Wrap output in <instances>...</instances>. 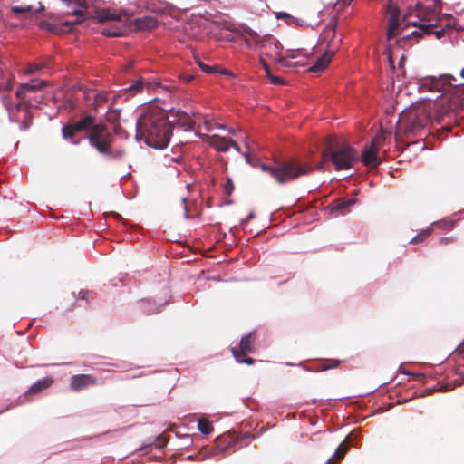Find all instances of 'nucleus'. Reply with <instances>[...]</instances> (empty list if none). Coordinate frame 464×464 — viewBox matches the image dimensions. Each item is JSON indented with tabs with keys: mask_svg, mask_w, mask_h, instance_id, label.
Returning a JSON list of instances; mask_svg holds the SVG:
<instances>
[{
	"mask_svg": "<svg viewBox=\"0 0 464 464\" xmlns=\"http://www.w3.org/2000/svg\"><path fill=\"white\" fill-rule=\"evenodd\" d=\"M136 137L155 149H163L169 142L172 130L167 113L160 109H151L141 115L136 124Z\"/></svg>",
	"mask_w": 464,
	"mask_h": 464,
	"instance_id": "nucleus-1",
	"label": "nucleus"
},
{
	"mask_svg": "<svg viewBox=\"0 0 464 464\" xmlns=\"http://www.w3.org/2000/svg\"><path fill=\"white\" fill-rule=\"evenodd\" d=\"M90 146L102 156L113 160H122L126 157L124 148H114V135L103 123L93 126L85 135Z\"/></svg>",
	"mask_w": 464,
	"mask_h": 464,
	"instance_id": "nucleus-2",
	"label": "nucleus"
},
{
	"mask_svg": "<svg viewBox=\"0 0 464 464\" xmlns=\"http://www.w3.org/2000/svg\"><path fill=\"white\" fill-rule=\"evenodd\" d=\"M357 160L358 153L353 148L347 143H340L333 138H328L317 168L322 169L326 162L331 161L336 170L349 169Z\"/></svg>",
	"mask_w": 464,
	"mask_h": 464,
	"instance_id": "nucleus-3",
	"label": "nucleus"
},
{
	"mask_svg": "<svg viewBox=\"0 0 464 464\" xmlns=\"http://www.w3.org/2000/svg\"><path fill=\"white\" fill-rule=\"evenodd\" d=\"M260 169L268 173L280 185L291 182L301 176H305L314 169L309 164L302 163L296 159L276 161L273 165L261 164Z\"/></svg>",
	"mask_w": 464,
	"mask_h": 464,
	"instance_id": "nucleus-4",
	"label": "nucleus"
},
{
	"mask_svg": "<svg viewBox=\"0 0 464 464\" xmlns=\"http://www.w3.org/2000/svg\"><path fill=\"white\" fill-rule=\"evenodd\" d=\"M93 19L104 25L100 31L105 36L120 37L124 35L127 31L128 15L123 11L114 9L97 10Z\"/></svg>",
	"mask_w": 464,
	"mask_h": 464,
	"instance_id": "nucleus-5",
	"label": "nucleus"
},
{
	"mask_svg": "<svg viewBox=\"0 0 464 464\" xmlns=\"http://www.w3.org/2000/svg\"><path fill=\"white\" fill-rule=\"evenodd\" d=\"M256 342V334L252 332L241 338L238 347L231 348V353L238 363H246L247 365H252L255 363V359L246 357V354L255 353Z\"/></svg>",
	"mask_w": 464,
	"mask_h": 464,
	"instance_id": "nucleus-6",
	"label": "nucleus"
},
{
	"mask_svg": "<svg viewBox=\"0 0 464 464\" xmlns=\"http://www.w3.org/2000/svg\"><path fill=\"white\" fill-rule=\"evenodd\" d=\"M262 43L258 50L260 57L264 58L266 56L278 62L280 64L287 65L285 59L281 57L279 42L276 38L266 35V38H265Z\"/></svg>",
	"mask_w": 464,
	"mask_h": 464,
	"instance_id": "nucleus-7",
	"label": "nucleus"
},
{
	"mask_svg": "<svg viewBox=\"0 0 464 464\" xmlns=\"http://www.w3.org/2000/svg\"><path fill=\"white\" fill-rule=\"evenodd\" d=\"M387 14L389 15L387 39L390 41L397 35L401 34L404 31L405 27L408 26V24L401 28V24L399 23L400 9L393 5L392 0H389L387 5Z\"/></svg>",
	"mask_w": 464,
	"mask_h": 464,
	"instance_id": "nucleus-8",
	"label": "nucleus"
},
{
	"mask_svg": "<svg viewBox=\"0 0 464 464\" xmlns=\"http://www.w3.org/2000/svg\"><path fill=\"white\" fill-rule=\"evenodd\" d=\"M429 118L424 111H411L407 114L405 131L417 135L426 127Z\"/></svg>",
	"mask_w": 464,
	"mask_h": 464,
	"instance_id": "nucleus-9",
	"label": "nucleus"
},
{
	"mask_svg": "<svg viewBox=\"0 0 464 464\" xmlns=\"http://www.w3.org/2000/svg\"><path fill=\"white\" fill-rule=\"evenodd\" d=\"M452 81L456 79L450 74L440 75V77H430L425 80L423 87H427L430 91L447 93L451 88H454Z\"/></svg>",
	"mask_w": 464,
	"mask_h": 464,
	"instance_id": "nucleus-10",
	"label": "nucleus"
},
{
	"mask_svg": "<svg viewBox=\"0 0 464 464\" xmlns=\"http://www.w3.org/2000/svg\"><path fill=\"white\" fill-rule=\"evenodd\" d=\"M408 24H411L419 28V31H413L411 36L415 38L422 37L423 35H434L436 39H441L446 33L444 28L437 29L435 24H419L417 21L409 22Z\"/></svg>",
	"mask_w": 464,
	"mask_h": 464,
	"instance_id": "nucleus-11",
	"label": "nucleus"
},
{
	"mask_svg": "<svg viewBox=\"0 0 464 464\" xmlns=\"http://www.w3.org/2000/svg\"><path fill=\"white\" fill-rule=\"evenodd\" d=\"M168 120H169L170 125L177 124L184 127L185 129H192L196 124V114L191 117L188 112L183 111L181 110H171L169 114L168 115Z\"/></svg>",
	"mask_w": 464,
	"mask_h": 464,
	"instance_id": "nucleus-12",
	"label": "nucleus"
},
{
	"mask_svg": "<svg viewBox=\"0 0 464 464\" xmlns=\"http://www.w3.org/2000/svg\"><path fill=\"white\" fill-rule=\"evenodd\" d=\"M98 384V379L92 374H76L70 378L69 387L73 392H81Z\"/></svg>",
	"mask_w": 464,
	"mask_h": 464,
	"instance_id": "nucleus-13",
	"label": "nucleus"
},
{
	"mask_svg": "<svg viewBox=\"0 0 464 464\" xmlns=\"http://www.w3.org/2000/svg\"><path fill=\"white\" fill-rule=\"evenodd\" d=\"M208 143L220 152H227L229 147L234 148L237 151L240 150L238 144L235 140L218 135L208 137Z\"/></svg>",
	"mask_w": 464,
	"mask_h": 464,
	"instance_id": "nucleus-14",
	"label": "nucleus"
},
{
	"mask_svg": "<svg viewBox=\"0 0 464 464\" xmlns=\"http://www.w3.org/2000/svg\"><path fill=\"white\" fill-rule=\"evenodd\" d=\"M432 105L438 119L442 118L458 108L457 102L455 101H451L449 97H443Z\"/></svg>",
	"mask_w": 464,
	"mask_h": 464,
	"instance_id": "nucleus-15",
	"label": "nucleus"
},
{
	"mask_svg": "<svg viewBox=\"0 0 464 464\" xmlns=\"http://www.w3.org/2000/svg\"><path fill=\"white\" fill-rule=\"evenodd\" d=\"M378 150V147L371 143L365 147L362 154V161L365 166L376 168L381 163V160L377 156Z\"/></svg>",
	"mask_w": 464,
	"mask_h": 464,
	"instance_id": "nucleus-16",
	"label": "nucleus"
},
{
	"mask_svg": "<svg viewBox=\"0 0 464 464\" xmlns=\"http://www.w3.org/2000/svg\"><path fill=\"white\" fill-rule=\"evenodd\" d=\"M416 12L420 21L431 22L437 14V9L435 5L428 6L419 4L416 6Z\"/></svg>",
	"mask_w": 464,
	"mask_h": 464,
	"instance_id": "nucleus-17",
	"label": "nucleus"
},
{
	"mask_svg": "<svg viewBox=\"0 0 464 464\" xmlns=\"http://www.w3.org/2000/svg\"><path fill=\"white\" fill-rule=\"evenodd\" d=\"M351 438L350 435L339 445L333 457L328 459L326 464H339L344 458L346 452L350 449Z\"/></svg>",
	"mask_w": 464,
	"mask_h": 464,
	"instance_id": "nucleus-18",
	"label": "nucleus"
},
{
	"mask_svg": "<svg viewBox=\"0 0 464 464\" xmlns=\"http://www.w3.org/2000/svg\"><path fill=\"white\" fill-rule=\"evenodd\" d=\"M244 38L246 44L249 48L259 50L261 44H263L262 42L265 38H266V35L261 37L255 31L248 29L245 31Z\"/></svg>",
	"mask_w": 464,
	"mask_h": 464,
	"instance_id": "nucleus-19",
	"label": "nucleus"
},
{
	"mask_svg": "<svg viewBox=\"0 0 464 464\" xmlns=\"http://www.w3.org/2000/svg\"><path fill=\"white\" fill-rule=\"evenodd\" d=\"M44 86V82H38L37 80H33L31 82L22 84L16 91V97L20 100H24L28 92H34L35 90L41 89Z\"/></svg>",
	"mask_w": 464,
	"mask_h": 464,
	"instance_id": "nucleus-20",
	"label": "nucleus"
},
{
	"mask_svg": "<svg viewBox=\"0 0 464 464\" xmlns=\"http://www.w3.org/2000/svg\"><path fill=\"white\" fill-rule=\"evenodd\" d=\"M355 203L353 198H338L333 201L330 206L332 212H338L339 214H344L349 211V208Z\"/></svg>",
	"mask_w": 464,
	"mask_h": 464,
	"instance_id": "nucleus-21",
	"label": "nucleus"
},
{
	"mask_svg": "<svg viewBox=\"0 0 464 464\" xmlns=\"http://www.w3.org/2000/svg\"><path fill=\"white\" fill-rule=\"evenodd\" d=\"M334 54V50H327L325 53L315 62L314 65L310 68L312 72H320L324 70L331 62Z\"/></svg>",
	"mask_w": 464,
	"mask_h": 464,
	"instance_id": "nucleus-22",
	"label": "nucleus"
},
{
	"mask_svg": "<svg viewBox=\"0 0 464 464\" xmlns=\"http://www.w3.org/2000/svg\"><path fill=\"white\" fill-rule=\"evenodd\" d=\"M96 119L92 115H85L84 117L81 118L79 121L72 122V124L76 127V129L79 131L85 130L86 133L90 131L93 128V126L97 125L98 123H95Z\"/></svg>",
	"mask_w": 464,
	"mask_h": 464,
	"instance_id": "nucleus-23",
	"label": "nucleus"
},
{
	"mask_svg": "<svg viewBox=\"0 0 464 464\" xmlns=\"http://www.w3.org/2000/svg\"><path fill=\"white\" fill-rule=\"evenodd\" d=\"M13 74L4 68L0 62V92L8 91L12 88Z\"/></svg>",
	"mask_w": 464,
	"mask_h": 464,
	"instance_id": "nucleus-24",
	"label": "nucleus"
},
{
	"mask_svg": "<svg viewBox=\"0 0 464 464\" xmlns=\"http://www.w3.org/2000/svg\"><path fill=\"white\" fill-rule=\"evenodd\" d=\"M80 132L72 123L65 124L62 128V136L72 144L78 145L79 140H75L76 134Z\"/></svg>",
	"mask_w": 464,
	"mask_h": 464,
	"instance_id": "nucleus-25",
	"label": "nucleus"
},
{
	"mask_svg": "<svg viewBox=\"0 0 464 464\" xmlns=\"http://www.w3.org/2000/svg\"><path fill=\"white\" fill-rule=\"evenodd\" d=\"M52 383H53L52 378H44V379L39 380L30 387V389L25 392V395L39 393L42 391L48 388Z\"/></svg>",
	"mask_w": 464,
	"mask_h": 464,
	"instance_id": "nucleus-26",
	"label": "nucleus"
},
{
	"mask_svg": "<svg viewBox=\"0 0 464 464\" xmlns=\"http://www.w3.org/2000/svg\"><path fill=\"white\" fill-rule=\"evenodd\" d=\"M157 22L152 17L145 16L135 20V26L139 30H150L156 26Z\"/></svg>",
	"mask_w": 464,
	"mask_h": 464,
	"instance_id": "nucleus-27",
	"label": "nucleus"
},
{
	"mask_svg": "<svg viewBox=\"0 0 464 464\" xmlns=\"http://www.w3.org/2000/svg\"><path fill=\"white\" fill-rule=\"evenodd\" d=\"M86 9H87L86 5H81L80 9L73 10L72 13V16H73L74 18L70 20V21H66L64 24H80L85 18Z\"/></svg>",
	"mask_w": 464,
	"mask_h": 464,
	"instance_id": "nucleus-28",
	"label": "nucleus"
},
{
	"mask_svg": "<svg viewBox=\"0 0 464 464\" xmlns=\"http://www.w3.org/2000/svg\"><path fill=\"white\" fill-rule=\"evenodd\" d=\"M145 84V80L142 77H140L137 80L133 81L131 85L126 89V92L129 93L130 96L136 95L137 93L141 92Z\"/></svg>",
	"mask_w": 464,
	"mask_h": 464,
	"instance_id": "nucleus-29",
	"label": "nucleus"
},
{
	"mask_svg": "<svg viewBox=\"0 0 464 464\" xmlns=\"http://www.w3.org/2000/svg\"><path fill=\"white\" fill-rule=\"evenodd\" d=\"M198 429L203 434H209L213 431L211 422L206 418H200L198 422Z\"/></svg>",
	"mask_w": 464,
	"mask_h": 464,
	"instance_id": "nucleus-30",
	"label": "nucleus"
},
{
	"mask_svg": "<svg viewBox=\"0 0 464 464\" xmlns=\"http://www.w3.org/2000/svg\"><path fill=\"white\" fill-rule=\"evenodd\" d=\"M460 75L464 78V68L460 72ZM454 93L459 100L461 104H464V83H459L458 85H454Z\"/></svg>",
	"mask_w": 464,
	"mask_h": 464,
	"instance_id": "nucleus-31",
	"label": "nucleus"
},
{
	"mask_svg": "<svg viewBox=\"0 0 464 464\" xmlns=\"http://www.w3.org/2000/svg\"><path fill=\"white\" fill-rule=\"evenodd\" d=\"M121 110L119 109H109L106 114L107 121L111 123H117L120 120Z\"/></svg>",
	"mask_w": 464,
	"mask_h": 464,
	"instance_id": "nucleus-32",
	"label": "nucleus"
},
{
	"mask_svg": "<svg viewBox=\"0 0 464 464\" xmlns=\"http://www.w3.org/2000/svg\"><path fill=\"white\" fill-rule=\"evenodd\" d=\"M432 232V228H427L420 231L417 236L411 239L410 243L417 244L424 241Z\"/></svg>",
	"mask_w": 464,
	"mask_h": 464,
	"instance_id": "nucleus-33",
	"label": "nucleus"
},
{
	"mask_svg": "<svg viewBox=\"0 0 464 464\" xmlns=\"http://www.w3.org/2000/svg\"><path fill=\"white\" fill-rule=\"evenodd\" d=\"M140 309L146 312L148 314H151L157 312L155 307H150V301L149 299H142L140 302Z\"/></svg>",
	"mask_w": 464,
	"mask_h": 464,
	"instance_id": "nucleus-34",
	"label": "nucleus"
},
{
	"mask_svg": "<svg viewBox=\"0 0 464 464\" xmlns=\"http://www.w3.org/2000/svg\"><path fill=\"white\" fill-rule=\"evenodd\" d=\"M33 11L32 5H24V6H13L12 12L14 14H26Z\"/></svg>",
	"mask_w": 464,
	"mask_h": 464,
	"instance_id": "nucleus-35",
	"label": "nucleus"
},
{
	"mask_svg": "<svg viewBox=\"0 0 464 464\" xmlns=\"http://www.w3.org/2000/svg\"><path fill=\"white\" fill-rule=\"evenodd\" d=\"M384 140H385V133L382 130H381L380 132H378L375 135V137L372 140L371 144H374V146L379 148L381 146V144L384 141Z\"/></svg>",
	"mask_w": 464,
	"mask_h": 464,
	"instance_id": "nucleus-36",
	"label": "nucleus"
},
{
	"mask_svg": "<svg viewBox=\"0 0 464 464\" xmlns=\"http://www.w3.org/2000/svg\"><path fill=\"white\" fill-rule=\"evenodd\" d=\"M218 443L219 445L225 443V448H228L234 443V440L230 435H223L218 439Z\"/></svg>",
	"mask_w": 464,
	"mask_h": 464,
	"instance_id": "nucleus-37",
	"label": "nucleus"
},
{
	"mask_svg": "<svg viewBox=\"0 0 464 464\" xmlns=\"http://www.w3.org/2000/svg\"><path fill=\"white\" fill-rule=\"evenodd\" d=\"M234 189V184L230 178H227L226 183L224 184V191L227 195H231Z\"/></svg>",
	"mask_w": 464,
	"mask_h": 464,
	"instance_id": "nucleus-38",
	"label": "nucleus"
},
{
	"mask_svg": "<svg viewBox=\"0 0 464 464\" xmlns=\"http://www.w3.org/2000/svg\"><path fill=\"white\" fill-rule=\"evenodd\" d=\"M179 79L184 82H189L194 79V75L190 72H184L179 75Z\"/></svg>",
	"mask_w": 464,
	"mask_h": 464,
	"instance_id": "nucleus-39",
	"label": "nucleus"
},
{
	"mask_svg": "<svg viewBox=\"0 0 464 464\" xmlns=\"http://www.w3.org/2000/svg\"><path fill=\"white\" fill-rule=\"evenodd\" d=\"M197 63L200 66V68L207 73H213L215 72L214 67L206 65L201 63L199 60H197Z\"/></svg>",
	"mask_w": 464,
	"mask_h": 464,
	"instance_id": "nucleus-40",
	"label": "nucleus"
},
{
	"mask_svg": "<svg viewBox=\"0 0 464 464\" xmlns=\"http://www.w3.org/2000/svg\"><path fill=\"white\" fill-rule=\"evenodd\" d=\"M106 101V98L104 95L102 94H96L95 95V100H94V105L96 107L98 106H101L102 103H104Z\"/></svg>",
	"mask_w": 464,
	"mask_h": 464,
	"instance_id": "nucleus-41",
	"label": "nucleus"
},
{
	"mask_svg": "<svg viewBox=\"0 0 464 464\" xmlns=\"http://www.w3.org/2000/svg\"><path fill=\"white\" fill-rule=\"evenodd\" d=\"M31 123H32L31 116L27 115V117L24 120V121L21 125V129L24 130H26L30 127Z\"/></svg>",
	"mask_w": 464,
	"mask_h": 464,
	"instance_id": "nucleus-42",
	"label": "nucleus"
},
{
	"mask_svg": "<svg viewBox=\"0 0 464 464\" xmlns=\"http://www.w3.org/2000/svg\"><path fill=\"white\" fill-rule=\"evenodd\" d=\"M43 67L42 64H34V65H29L27 70H26V72L27 73H34L39 70H41Z\"/></svg>",
	"mask_w": 464,
	"mask_h": 464,
	"instance_id": "nucleus-43",
	"label": "nucleus"
},
{
	"mask_svg": "<svg viewBox=\"0 0 464 464\" xmlns=\"http://www.w3.org/2000/svg\"><path fill=\"white\" fill-rule=\"evenodd\" d=\"M259 60H260V63H261L263 68L265 69V71H266V74L268 76L271 73V69H270L267 62L263 57H260Z\"/></svg>",
	"mask_w": 464,
	"mask_h": 464,
	"instance_id": "nucleus-44",
	"label": "nucleus"
},
{
	"mask_svg": "<svg viewBox=\"0 0 464 464\" xmlns=\"http://www.w3.org/2000/svg\"><path fill=\"white\" fill-rule=\"evenodd\" d=\"M268 78L270 79V81L273 83H276V84H282L284 82V81H283V79L281 77L272 75V73H270L268 75Z\"/></svg>",
	"mask_w": 464,
	"mask_h": 464,
	"instance_id": "nucleus-45",
	"label": "nucleus"
},
{
	"mask_svg": "<svg viewBox=\"0 0 464 464\" xmlns=\"http://www.w3.org/2000/svg\"><path fill=\"white\" fill-rule=\"evenodd\" d=\"M328 362H330V365L332 366V369L333 368H337L341 364V361H339V360L330 359V360H328Z\"/></svg>",
	"mask_w": 464,
	"mask_h": 464,
	"instance_id": "nucleus-46",
	"label": "nucleus"
},
{
	"mask_svg": "<svg viewBox=\"0 0 464 464\" xmlns=\"http://www.w3.org/2000/svg\"><path fill=\"white\" fill-rule=\"evenodd\" d=\"M452 242V239L450 237H441L440 240V244L446 245Z\"/></svg>",
	"mask_w": 464,
	"mask_h": 464,
	"instance_id": "nucleus-47",
	"label": "nucleus"
},
{
	"mask_svg": "<svg viewBox=\"0 0 464 464\" xmlns=\"http://www.w3.org/2000/svg\"><path fill=\"white\" fill-rule=\"evenodd\" d=\"M244 157H245V159H246V162L248 164L254 165V163L252 162V159H251V156H250L249 153H245Z\"/></svg>",
	"mask_w": 464,
	"mask_h": 464,
	"instance_id": "nucleus-48",
	"label": "nucleus"
},
{
	"mask_svg": "<svg viewBox=\"0 0 464 464\" xmlns=\"http://www.w3.org/2000/svg\"><path fill=\"white\" fill-rule=\"evenodd\" d=\"M332 369V366L330 365V362H328V360L324 362V365L322 366V370H329Z\"/></svg>",
	"mask_w": 464,
	"mask_h": 464,
	"instance_id": "nucleus-49",
	"label": "nucleus"
},
{
	"mask_svg": "<svg viewBox=\"0 0 464 464\" xmlns=\"http://www.w3.org/2000/svg\"><path fill=\"white\" fill-rule=\"evenodd\" d=\"M204 124L206 126L207 130H210V129H211V122H210V121L205 120L204 121Z\"/></svg>",
	"mask_w": 464,
	"mask_h": 464,
	"instance_id": "nucleus-50",
	"label": "nucleus"
},
{
	"mask_svg": "<svg viewBox=\"0 0 464 464\" xmlns=\"http://www.w3.org/2000/svg\"><path fill=\"white\" fill-rule=\"evenodd\" d=\"M7 100L8 99L6 97H4L3 102H4L5 106L7 108V110H10L11 107H10L9 103L7 102Z\"/></svg>",
	"mask_w": 464,
	"mask_h": 464,
	"instance_id": "nucleus-51",
	"label": "nucleus"
},
{
	"mask_svg": "<svg viewBox=\"0 0 464 464\" xmlns=\"http://www.w3.org/2000/svg\"><path fill=\"white\" fill-rule=\"evenodd\" d=\"M277 17L280 18V17H288V14H285V13H278L277 14Z\"/></svg>",
	"mask_w": 464,
	"mask_h": 464,
	"instance_id": "nucleus-52",
	"label": "nucleus"
},
{
	"mask_svg": "<svg viewBox=\"0 0 464 464\" xmlns=\"http://www.w3.org/2000/svg\"><path fill=\"white\" fill-rule=\"evenodd\" d=\"M133 65H134V64H133V63H132V62H130V63H128V65L126 66L125 70H130V68H132V67H133Z\"/></svg>",
	"mask_w": 464,
	"mask_h": 464,
	"instance_id": "nucleus-53",
	"label": "nucleus"
},
{
	"mask_svg": "<svg viewBox=\"0 0 464 464\" xmlns=\"http://www.w3.org/2000/svg\"><path fill=\"white\" fill-rule=\"evenodd\" d=\"M404 61H405V57H404V56H402V57L401 58V60H400V66H402V64H403Z\"/></svg>",
	"mask_w": 464,
	"mask_h": 464,
	"instance_id": "nucleus-54",
	"label": "nucleus"
},
{
	"mask_svg": "<svg viewBox=\"0 0 464 464\" xmlns=\"http://www.w3.org/2000/svg\"><path fill=\"white\" fill-rule=\"evenodd\" d=\"M44 5L40 3L39 8L37 10H35V12L42 11V10H44Z\"/></svg>",
	"mask_w": 464,
	"mask_h": 464,
	"instance_id": "nucleus-55",
	"label": "nucleus"
},
{
	"mask_svg": "<svg viewBox=\"0 0 464 464\" xmlns=\"http://www.w3.org/2000/svg\"><path fill=\"white\" fill-rule=\"evenodd\" d=\"M21 107H22V102H18V103L16 104V109H17V110H20V108H21Z\"/></svg>",
	"mask_w": 464,
	"mask_h": 464,
	"instance_id": "nucleus-56",
	"label": "nucleus"
},
{
	"mask_svg": "<svg viewBox=\"0 0 464 464\" xmlns=\"http://www.w3.org/2000/svg\"><path fill=\"white\" fill-rule=\"evenodd\" d=\"M254 217V214H249V216L247 217V219H250Z\"/></svg>",
	"mask_w": 464,
	"mask_h": 464,
	"instance_id": "nucleus-57",
	"label": "nucleus"
},
{
	"mask_svg": "<svg viewBox=\"0 0 464 464\" xmlns=\"http://www.w3.org/2000/svg\"><path fill=\"white\" fill-rule=\"evenodd\" d=\"M349 1L351 2L352 0H349Z\"/></svg>",
	"mask_w": 464,
	"mask_h": 464,
	"instance_id": "nucleus-58",
	"label": "nucleus"
}]
</instances>
